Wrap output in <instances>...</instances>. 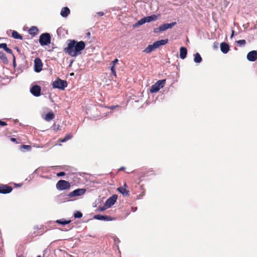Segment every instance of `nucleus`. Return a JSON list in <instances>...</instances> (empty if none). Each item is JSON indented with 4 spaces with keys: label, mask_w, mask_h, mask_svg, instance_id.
<instances>
[{
    "label": "nucleus",
    "mask_w": 257,
    "mask_h": 257,
    "mask_svg": "<svg viewBox=\"0 0 257 257\" xmlns=\"http://www.w3.org/2000/svg\"><path fill=\"white\" fill-rule=\"evenodd\" d=\"M194 56V62L195 63H200L202 62V59L199 53H195Z\"/></svg>",
    "instance_id": "nucleus-20"
},
{
    "label": "nucleus",
    "mask_w": 257,
    "mask_h": 257,
    "mask_svg": "<svg viewBox=\"0 0 257 257\" xmlns=\"http://www.w3.org/2000/svg\"><path fill=\"white\" fill-rule=\"evenodd\" d=\"M167 30V27L166 23V24H164L161 25L158 28V31L155 30V32L158 33L159 32H162V31H166Z\"/></svg>",
    "instance_id": "nucleus-25"
},
{
    "label": "nucleus",
    "mask_w": 257,
    "mask_h": 257,
    "mask_svg": "<svg viewBox=\"0 0 257 257\" xmlns=\"http://www.w3.org/2000/svg\"><path fill=\"white\" fill-rule=\"evenodd\" d=\"M87 35H90V33H87Z\"/></svg>",
    "instance_id": "nucleus-46"
},
{
    "label": "nucleus",
    "mask_w": 257,
    "mask_h": 257,
    "mask_svg": "<svg viewBox=\"0 0 257 257\" xmlns=\"http://www.w3.org/2000/svg\"><path fill=\"white\" fill-rule=\"evenodd\" d=\"M13 64L14 66L15 65V58H14Z\"/></svg>",
    "instance_id": "nucleus-44"
},
{
    "label": "nucleus",
    "mask_w": 257,
    "mask_h": 257,
    "mask_svg": "<svg viewBox=\"0 0 257 257\" xmlns=\"http://www.w3.org/2000/svg\"><path fill=\"white\" fill-rule=\"evenodd\" d=\"M72 138V135L71 134H68L66 135L62 140H61V142L64 143L66 141L70 140Z\"/></svg>",
    "instance_id": "nucleus-27"
},
{
    "label": "nucleus",
    "mask_w": 257,
    "mask_h": 257,
    "mask_svg": "<svg viewBox=\"0 0 257 257\" xmlns=\"http://www.w3.org/2000/svg\"><path fill=\"white\" fill-rule=\"evenodd\" d=\"M37 257H41V255H38Z\"/></svg>",
    "instance_id": "nucleus-47"
},
{
    "label": "nucleus",
    "mask_w": 257,
    "mask_h": 257,
    "mask_svg": "<svg viewBox=\"0 0 257 257\" xmlns=\"http://www.w3.org/2000/svg\"><path fill=\"white\" fill-rule=\"evenodd\" d=\"M51 40V35L49 33H45L42 34L39 39L40 44L43 46H47L50 44Z\"/></svg>",
    "instance_id": "nucleus-2"
},
{
    "label": "nucleus",
    "mask_w": 257,
    "mask_h": 257,
    "mask_svg": "<svg viewBox=\"0 0 257 257\" xmlns=\"http://www.w3.org/2000/svg\"><path fill=\"white\" fill-rule=\"evenodd\" d=\"M246 57L249 61H255L257 59V51L255 50L250 51L248 53Z\"/></svg>",
    "instance_id": "nucleus-11"
},
{
    "label": "nucleus",
    "mask_w": 257,
    "mask_h": 257,
    "mask_svg": "<svg viewBox=\"0 0 257 257\" xmlns=\"http://www.w3.org/2000/svg\"><path fill=\"white\" fill-rule=\"evenodd\" d=\"M118 62L117 59H115L113 61H112V63L113 64L112 66H114L116 63Z\"/></svg>",
    "instance_id": "nucleus-38"
},
{
    "label": "nucleus",
    "mask_w": 257,
    "mask_h": 257,
    "mask_svg": "<svg viewBox=\"0 0 257 257\" xmlns=\"http://www.w3.org/2000/svg\"><path fill=\"white\" fill-rule=\"evenodd\" d=\"M43 67V63L41 60V59L39 57H37L34 60V71L36 72H40L42 69Z\"/></svg>",
    "instance_id": "nucleus-7"
},
{
    "label": "nucleus",
    "mask_w": 257,
    "mask_h": 257,
    "mask_svg": "<svg viewBox=\"0 0 257 257\" xmlns=\"http://www.w3.org/2000/svg\"><path fill=\"white\" fill-rule=\"evenodd\" d=\"M11 141L13 142H16L17 141H16V139L14 138H11Z\"/></svg>",
    "instance_id": "nucleus-42"
},
{
    "label": "nucleus",
    "mask_w": 257,
    "mask_h": 257,
    "mask_svg": "<svg viewBox=\"0 0 257 257\" xmlns=\"http://www.w3.org/2000/svg\"><path fill=\"white\" fill-rule=\"evenodd\" d=\"M145 23H145L144 18H143L141 19V20H140L139 21H138L136 23H135L134 25V27H137L142 25Z\"/></svg>",
    "instance_id": "nucleus-26"
},
{
    "label": "nucleus",
    "mask_w": 257,
    "mask_h": 257,
    "mask_svg": "<svg viewBox=\"0 0 257 257\" xmlns=\"http://www.w3.org/2000/svg\"><path fill=\"white\" fill-rule=\"evenodd\" d=\"M118 107V105H113V106H110L109 108L110 109H113L114 108H115L116 107Z\"/></svg>",
    "instance_id": "nucleus-41"
},
{
    "label": "nucleus",
    "mask_w": 257,
    "mask_h": 257,
    "mask_svg": "<svg viewBox=\"0 0 257 257\" xmlns=\"http://www.w3.org/2000/svg\"><path fill=\"white\" fill-rule=\"evenodd\" d=\"M13 190L12 187L7 185H2L0 186V193L8 194L11 192Z\"/></svg>",
    "instance_id": "nucleus-12"
},
{
    "label": "nucleus",
    "mask_w": 257,
    "mask_h": 257,
    "mask_svg": "<svg viewBox=\"0 0 257 257\" xmlns=\"http://www.w3.org/2000/svg\"><path fill=\"white\" fill-rule=\"evenodd\" d=\"M166 83V79H162L157 81L150 88V92L152 93L158 92L160 89L163 88Z\"/></svg>",
    "instance_id": "nucleus-3"
},
{
    "label": "nucleus",
    "mask_w": 257,
    "mask_h": 257,
    "mask_svg": "<svg viewBox=\"0 0 257 257\" xmlns=\"http://www.w3.org/2000/svg\"><path fill=\"white\" fill-rule=\"evenodd\" d=\"M65 175L64 172H60L57 174V176L58 177H62Z\"/></svg>",
    "instance_id": "nucleus-35"
},
{
    "label": "nucleus",
    "mask_w": 257,
    "mask_h": 257,
    "mask_svg": "<svg viewBox=\"0 0 257 257\" xmlns=\"http://www.w3.org/2000/svg\"><path fill=\"white\" fill-rule=\"evenodd\" d=\"M38 31L39 30L37 27L33 26L29 30V33L31 35L35 36L38 33Z\"/></svg>",
    "instance_id": "nucleus-21"
},
{
    "label": "nucleus",
    "mask_w": 257,
    "mask_h": 257,
    "mask_svg": "<svg viewBox=\"0 0 257 257\" xmlns=\"http://www.w3.org/2000/svg\"><path fill=\"white\" fill-rule=\"evenodd\" d=\"M7 124V123L5 122V121H3L1 120H0V125H2V126H5Z\"/></svg>",
    "instance_id": "nucleus-37"
},
{
    "label": "nucleus",
    "mask_w": 257,
    "mask_h": 257,
    "mask_svg": "<svg viewBox=\"0 0 257 257\" xmlns=\"http://www.w3.org/2000/svg\"><path fill=\"white\" fill-rule=\"evenodd\" d=\"M41 88L38 85H35L30 88V92L32 95L36 97H38L41 95Z\"/></svg>",
    "instance_id": "nucleus-9"
},
{
    "label": "nucleus",
    "mask_w": 257,
    "mask_h": 257,
    "mask_svg": "<svg viewBox=\"0 0 257 257\" xmlns=\"http://www.w3.org/2000/svg\"><path fill=\"white\" fill-rule=\"evenodd\" d=\"M54 118V115L52 112H48L47 113L46 115L45 119L47 121H50L52 120Z\"/></svg>",
    "instance_id": "nucleus-23"
},
{
    "label": "nucleus",
    "mask_w": 257,
    "mask_h": 257,
    "mask_svg": "<svg viewBox=\"0 0 257 257\" xmlns=\"http://www.w3.org/2000/svg\"><path fill=\"white\" fill-rule=\"evenodd\" d=\"M8 53H9V54H13V51L12 50L9 48L8 47H7V48H6V49L5 50Z\"/></svg>",
    "instance_id": "nucleus-36"
},
{
    "label": "nucleus",
    "mask_w": 257,
    "mask_h": 257,
    "mask_svg": "<svg viewBox=\"0 0 257 257\" xmlns=\"http://www.w3.org/2000/svg\"><path fill=\"white\" fill-rule=\"evenodd\" d=\"M67 86V81L59 78H57L52 83V86L54 88H58L61 90H64Z\"/></svg>",
    "instance_id": "nucleus-4"
},
{
    "label": "nucleus",
    "mask_w": 257,
    "mask_h": 257,
    "mask_svg": "<svg viewBox=\"0 0 257 257\" xmlns=\"http://www.w3.org/2000/svg\"><path fill=\"white\" fill-rule=\"evenodd\" d=\"M74 216L75 218H80L82 216V213L80 211H76L74 213Z\"/></svg>",
    "instance_id": "nucleus-29"
},
{
    "label": "nucleus",
    "mask_w": 257,
    "mask_h": 257,
    "mask_svg": "<svg viewBox=\"0 0 257 257\" xmlns=\"http://www.w3.org/2000/svg\"><path fill=\"white\" fill-rule=\"evenodd\" d=\"M110 69H111V71L112 73L113 74V75L114 76H116V71H115V69L114 66H111Z\"/></svg>",
    "instance_id": "nucleus-33"
},
{
    "label": "nucleus",
    "mask_w": 257,
    "mask_h": 257,
    "mask_svg": "<svg viewBox=\"0 0 257 257\" xmlns=\"http://www.w3.org/2000/svg\"><path fill=\"white\" fill-rule=\"evenodd\" d=\"M97 14L99 16H102L104 15V13L103 12H98L97 13Z\"/></svg>",
    "instance_id": "nucleus-40"
},
{
    "label": "nucleus",
    "mask_w": 257,
    "mask_h": 257,
    "mask_svg": "<svg viewBox=\"0 0 257 257\" xmlns=\"http://www.w3.org/2000/svg\"><path fill=\"white\" fill-rule=\"evenodd\" d=\"M229 46L227 43L223 42L220 44V50L223 53H227L229 50Z\"/></svg>",
    "instance_id": "nucleus-14"
},
{
    "label": "nucleus",
    "mask_w": 257,
    "mask_h": 257,
    "mask_svg": "<svg viewBox=\"0 0 257 257\" xmlns=\"http://www.w3.org/2000/svg\"><path fill=\"white\" fill-rule=\"evenodd\" d=\"M70 186V184L64 180H59L56 184L57 189L60 191L69 189Z\"/></svg>",
    "instance_id": "nucleus-5"
},
{
    "label": "nucleus",
    "mask_w": 257,
    "mask_h": 257,
    "mask_svg": "<svg viewBox=\"0 0 257 257\" xmlns=\"http://www.w3.org/2000/svg\"><path fill=\"white\" fill-rule=\"evenodd\" d=\"M21 148L27 151H30L31 149V147L30 146L26 145H23L21 146Z\"/></svg>",
    "instance_id": "nucleus-32"
},
{
    "label": "nucleus",
    "mask_w": 257,
    "mask_h": 257,
    "mask_svg": "<svg viewBox=\"0 0 257 257\" xmlns=\"http://www.w3.org/2000/svg\"><path fill=\"white\" fill-rule=\"evenodd\" d=\"M70 11L67 7H63L60 12V15L63 18H66L70 14Z\"/></svg>",
    "instance_id": "nucleus-15"
},
{
    "label": "nucleus",
    "mask_w": 257,
    "mask_h": 257,
    "mask_svg": "<svg viewBox=\"0 0 257 257\" xmlns=\"http://www.w3.org/2000/svg\"><path fill=\"white\" fill-rule=\"evenodd\" d=\"M7 47V45L6 43H0V49H6Z\"/></svg>",
    "instance_id": "nucleus-34"
},
{
    "label": "nucleus",
    "mask_w": 257,
    "mask_h": 257,
    "mask_svg": "<svg viewBox=\"0 0 257 257\" xmlns=\"http://www.w3.org/2000/svg\"><path fill=\"white\" fill-rule=\"evenodd\" d=\"M117 198V196L116 195H113L106 200L104 203V205L107 208L110 207L116 202Z\"/></svg>",
    "instance_id": "nucleus-8"
},
{
    "label": "nucleus",
    "mask_w": 257,
    "mask_h": 257,
    "mask_svg": "<svg viewBox=\"0 0 257 257\" xmlns=\"http://www.w3.org/2000/svg\"><path fill=\"white\" fill-rule=\"evenodd\" d=\"M125 169V167H120L119 169V171H122V170H124Z\"/></svg>",
    "instance_id": "nucleus-43"
},
{
    "label": "nucleus",
    "mask_w": 257,
    "mask_h": 257,
    "mask_svg": "<svg viewBox=\"0 0 257 257\" xmlns=\"http://www.w3.org/2000/svg\"><path fill=\"white\" fill-rule=\"evenodd\" d=\"M106 207L105 205H104V206H102L99 208V210L101 211H103L105 210L106 209Z\"/></svg>",
    "instance_id": "nucleus-39"
},
{
    "label": "nucleus",
    "mask_w": 257,
    "mask_h": 257,
    "mask_svg": "<svg viewBox=\"0 0 257 257\" xmlns=\"http://www.w3.org/2000/svg\"><path fill=\"white\" fill-rule=\"evenodd\" d=\"M67 42V46L64 51L72 57H76L80 55L81 51L85 47V43L82 41L78 42L75 40H68Z\"/></svg>",
    "instance_id": "nucleus-1"
},
{
    "label": "nucleus",
    "mask_w": 257,
    "mask_h": 257,
    "mask_svg": "<svg viewBox=\"0 0 257 257\" xmlns=\"http://www.w3.org/2000/svg\"><path fill=\"white\" fill-rule=\"evenodd\" d=\"M187 54V50L186 48L182 47L180 49V57L182 59H184Z\"/></svg>",
    "instance_id": "nucleus-17"
},
{
    "label": "nucleus",
    "mask_w": 257,
    "mask_h": 257,
    "mask_svg": "<svg viewBox=\"0 0 257 257\" xmlns=\"http://www.w3.org/2000/svg\"><path fill=\"white\" fill-rule=\"evenodd\" d=\"M12 37L14 39L22 40L23 37L22 35L19 34L17 31H13L12 33Z\"/></svg>",
    "instance_id": "nucleus-22"
},
{
    "label": "nucleus",
    "mask_w": 257,
    "mask_h": 257,
    "mask_svg": "<svg viewBox=\"0 0 257 257\" xmlns=\"http://www.w3.org/2000/svg\"><path fill=\"white\" fill-rule=\"evenodd\" d=\"M157 18H158V17L156 15H152L151 16H147V17H144V19H145L146 23H150L152 21H155L157 19Z\"/></svg>",
    "instance_id": "nucleus-18"
},
{
    "label": "nucleus",
    "mask_w": 257,
    "mask_h": 257,
    "mask_svg": "<svg viewBox=\"0 0 257 257\" xmlns=\"http://www.w3.org/2000/svg\"><path fill=\"white\" fill-rule=\"evenodd\" d=\"M156 49V47L154 43L152 45H148L143 51L146 53H150Z\"/></svg>",
    "instance_id": "nucleus-19"
},
{
    "label": "nucleus",
    "mask_w": 257,
    "mask_h": 257,
    "mask_svg": "<svg viewBox=\"0 0 257 257\" xmlns=\"http://www.w3.org/2000/svg\"><path fill=\"white\" fill-rule=\"evenodd\" d=\"M0 59L4 62H7V58L4 52L0 51Z\"/></svg>",
    "instance_id": "nucleus-28"
},
{
    "label": "nucleus",
    "mask_w": 257,
    "mask_h": 257,
    "mask_svg": "<svg viewBox=\"0 0 257 257\" xmlns=\"http://www.w3.org/2000/svg\"><path fill=\"white\" fill-rule=\"evenodd\" d=\"M93 218L94 219L97 220H103L105 221H112L115 220L114 218L111 217V216L107 215H102L101 214L95 215Z\"/></svg>",
    "instance_id": "nucleus-10"
},
{
    "label": "nucleus",
    "mask_w": 257,
    "mask_h": 257,
    "mask_svg": "<svg viewBox=\"0 0 257 257\" xmlns=\"http://www.w3.org/2000/svg\"><path fill=\"white\" fill-rule=\"evenodd\" d=\"M246 41L244 40H239L237 41V43L240 46H244L245 44Z\"/></svg>",
    "instance_id": "nucleus-31"
},
{
    "label": "nucleus",
    "mask_w": 257,
    "mask_h": 257,
    "mask_svg": "<svg viewBox=\"0 0 257 257\" xmlns=\"http://www.w3.org/2000/svg\"><path fill=\"white\" fill-rule=\"evenodd\" d=\"M233 35H234V31H232V34H231V37H233Z\"/></svg>",
    "instance_id": "nucleus-45"
},
{
    "label": "nucleus",
    "mask_w": 257,
    "mask_h": 257,
    "mask_svg": "<svg viewBox=\"0 0 257 257\" xmlns=\"http://www.w3.org/2000/svg\"><path fill=\"white\" fill-rule=\"evenodd\" d=\"M176 25V22H172V23H170V24L166 23V26H167V29L172 28V27H173Z\"/></svg>",
    "instance_id": "nucleus-30"
},
{
    "label": "nucleus",
    "mask_w": 257,
    "mask_h": 257,
    "mask_svg": "<svg viewBox=\"0 0 257 257\" xmlns=\"http://www.w3.org/2000/svg\"><path fill=\"white\" fill-rule=\"evenodd\" d=\"M71 222L70 220H66L64 219H58L56 221V222L63 225L69 224Z\"/></svg>",
    "instance_id": "nucleus-24"
},
{
    "label": "nucleus",
    "mask_w": 257,
    "mask_h": 257,
    "mask_svg": "<svg viewBox=\"0 0 257 257\" xmlns=\"http://www.w3.org/2000/svg\"><path fill=\"white\" fill-rule=\"evenodd\" d=\"M168 42V39H166L164 40H161L159 41H157L154 42L155 45L156 47V49L158 48L160 46L166 45Z\"/></svg>",
    "instance_id": "nucleus-16"
},
{
    "label": "nucleus",
    "mask_w": 257,
    "mask_h": 257,
    "mask_svg": "<svg viewBox=\"0 0 257 257\" xmlns=\"http://www.w3.org/2000/svg\"><path fill=\"white\" fill-rule=\"evenodd\" d=\"M86 192V189L83 188H78L74 190L68 194V197L72 198L76 196H80L83 195Z\"/></svg>",
    "instance_id": "nucleus-6"
},
{
    "label": "nucleus",
    "mask_w": 257,
    "mask_h": 257,
    "mask_svg": "<svg viewBox=\"0 0 257 257\" xmlns=\"http://www.w3.org/2000/svg\"><path fill=\"white\" fill-rule=\"evenodd\" d=\"M127 186L126 184H124L123 186H121L117 188V190L119 192L122 194L124 196H129V191L126 189Z\"/></svg>",
    "instance_id": "nucleus-13"
}]
</instances>
